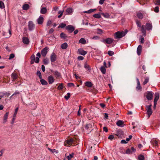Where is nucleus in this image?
<instances>
[{"label": "nucleus", "instance_id": "nucleus-1", "mask_svg": "<svg viewBox=\"0 0 160 160\" xmlns=\"http://www.w3.org/2000/svg\"><path fill=\"white\" fill-rule=\"evenodd\" d=\"M127 30L123 31H118L115 33L114 38L115 39L120 38L125 35L128 32Z\"/></svg>", "mask_w": 160, "mask_h": 160}, {"label": "nucleus", "instance_id": "nucleus-2", "mask_svg": "<svg viewBox=\"0 0 160 160\" xmlns=\"http://www.w3.org/2000/svg\"><path fill=\"white\" fill-rule=\"evenodd\" d=\"M136 23L138 27L141 28V31L143 34V36H145L146 34V29L144 28L145 26L144 25L141 26V22L138 21H136Z\"/></svg>", "mask_w": 160, "mask_h": 160}, {"label": "nucleus", "instance_id": "nucleus-3", "mask_svg": "<svg viewBox=\"0 0 160 160\" xmlns=\"http://www.w3.org/2000/svg\"><path fill=\"white\" fill-rule=\"evenodd\" d=\"M152 105L150 104L149 105H146V114L148 115V118H149L150 116L152 115V110L151 109V107Z\"/></svg>", "mask_w": 160, "mask_h": 160}, {"label": "nucleus", "instance_id": "nucleus-4", "mask_svg": "<svg viewBox=\"0 0 160 160\" xmlns=\"http://www.w3.org/2000/svg\"><path fill=\"white\" fill-rule=\"evenodd\" d=\"M114 41V39L111 38H108L101 40V41L105 44H110Z\"/></svg>", "mask_w": 160, "mask_h": 160}, {"label": "nucleus", "instance_id": "nucleus-5", "mask_svg": "<svg viewBox=\"0 0 160 160\" xmlns=\"http://www.w3.org/2000/svg\"><path fill=\"white\" fill-rule=\"evenodd\" d=\"M28 29L30 31H32L35 28V25L33 22L31 21H29L28 24Z\"/></svg>", "mask_w": 160, "mask_h": 160}, {"label": "nucleus", "instance_id": "nucleus-6", "mask_svg": "<svg viewBox=\"0 0 160 160\" xmlns=\"http://www.w3.org/2000/svg\"><path fill=\"white\" fill-rule=\"evenodd\" d=\"M145 27L147 30L149 31H151L152 29V26L151 23H146L145 26Z\"/></svg>", "mask_w": 160, "mask_h": 160}, {"label": "nucleus", "instance_id": "nucleus-7", "mask_svg": "<svg viewBox=\"0 0 160 160\" xmlns=\"http://www.w3.org/2000/svg\"><path fill=\"white\" fill-rule=\"evenodd\" d=\"M49 49V48L47 47L43 49L41 52L42 55L43 56H46Z\"/></svg>", "mask_w": 160, "mask_h": 160}, {"label": "nucleus", "instance_id": "nucleus-8", "mask_svg": "<svg viewBox=\"0 0 160 160\" xmlns=\"http://www.w3.org/2000/svg\"><path fill=\"white\" fill-rule=\"evenodd\" d=\"M153 92H148L147 96L146 97L147 99L148 100H151L152 98V96H153Z\"/></svg>", "mask_w": 160, "mask_h": 160}, {"label": "nucleus", "instance_id": "nucleus-9", "mask_svg": "<svg viewBox=\"0 0 160 160\" xmlns=\"http://www.w3.org/2000/svg\"><path fill=\"white\" fill-rule=\"evenodd\" d=\"M136 150L134 148L132 147L131 149L130 148L127 149L126 151V153L128 154H132L133 152H134Z\"/></svg>", "mask_w": 160, "mask_h": 160}, {"label": "nucleus", "instance_id": "nucleus-10", "mask_svg": "<svg viewBox=\"0 0 160 160\" xmlns=\"http://www.w3.org/2000/svg\"><path fill=\"white\" fill-rule=\"evenodd\" d=\"M66 11V14L68 15H70L72 14L73 12V10L72 8H67Z\"/></svg>", "mask_w": 160, "mask_h": 160}, {"label": "nucleus", "instance_id": "nucleus-11", "mask_svg": "<svg viewBox=\"0 0 160 160\" xmlns=\"http://www.w3.org/2000/svg\"><path fill=\"white\" fill-rule=\"evenodd\" d=\"M116 124L118 126L120 127H123L125 125L123 121L121 120H118L116 123Z\"/></svg>", "mask_w": 160, "mask_h": 160}, {"label": "nucleus", "instance_id": "nucleus-12", "mask_svg": "<svg viewBox=\"0 0 160 160\" xmlns=\"http://www.w3.org/2000/svg\"><path fill=\"white\" fill-rule=\"evenodd\" d=\"M66 28L67 30L69 31L70 33L73 32L75 29L71 25H69L67 26L66 27Z\"/></svg>", "mask_w": 160, "mask_h": 160}, {"label": "nucleus", "instance_id": "nucleus-13", "mask_svg": "<svg viewBox=\"0 0 160 160\" xmlns=\"http://www.w3.org/2000/svg\"><path fill=\"white\" fill-rule=\"evenodd\" d=\"M48 81L49 84H52L54 81V77L52 76H49L48 78Z\"/></svg>", "mask_w": 160, "mask_h": 160}, {"label": "nucleus", "instance_id": "nucleus-14", "mask_svg": "<svg viewBox=\"0 0 160 160\" xmlns=\"http://www.w3.org/2000/svg\"><path fill=\"white\" fill-rule=\"evenodd\" d=\"M38 23L39 24H42L43 22V18L42 17L40 16L37 19Z\"/></svg>", "mask_w": 160, "mask_h": 160}, {"label": "nucleus", "instance_id": "nucleus-15", "mask_svg": "<svg viewBox=\"0 0 160 160\" xmlns=\"http://www.w3.org/2000/svg\"><path fill=\"white\" fill-rule=\"evenodd\" d=\"M22 39L23 43L25 44H28L29 43L30 41L27 37H23Z\"/></svg>", "mask_w": 160, "mask_h": 160}, {"label": "nucleus", "instance_id": "nucleus-16", "mask_svg": "<svg viewBox=\"0 0 160 160\" xmlns=\"http://www.w3.org/2000/svg\"><path fill=\"white\" fill-rule=\"evenodd\" d=\"M56 59V56L55 53H52L50 56V59L52 62H54Z\"/></svg>", "mask_w": 160, "mask_h": 160}, {"label": "nucleus", "instance_id": "nucleus-17", "mask_svg": "<svg viewBox=\"0 0 160 160\" xmlns=\"http://www.w3.org/2000/svg\"><path fill=\"white\" fill-rule=\"evenodd\" d=\"M123 134V131L121 130H118L117 131L116 135L118 137H121L122 136Z\"/></svg>", "mask_w": 160, "mask_h": 160}, {"label": "nucleus", "instance_id": "nucleus-18", "mask_svg": "<svg viewBox=\"0 0 160 160\" xmlns=\"http://www.w3.org/2000/svg\"><path fill=\"white\" fill-rule=\"evenodd\" d=\"M78 51L80 54L84 56L87 53V52L82 49H78Z\"/></svg>", "mask_w": 160, "mask_h": 160}, {"label": "nucleus", "instance_id": "nucleus-19", "mask_svg": "<svg viewBox=\"0 0 160 160\" xmlns=\"http://www.w3.org/2000/svg\"><path fill=\"white\" fill-rule=\"evenodd\" d=\"M85 128L86 129L88 130V131L89 132H91L92 130V125L90 124H86L85 127Z\"/></svg>", "mask_w": 160, "mask_h": 160}, {"label": "nucleus", "instance_id": "nucleus-20", "mask_svg": "<svg viewBox=\"0 0 160 160\" xmlns=\"http://www.w3.org/2000/svg\"><path fill=\"white\" fill-rule=\"evenodd\" d=\"M142 50V46L141 45H139L137 48V52L138 55H140L141 54Z\"/></svg>", "mask_w": 160, "mask_h": 160}, {"label": "nucleus", "instance_id": "nucleus-21", "mask_svg": "<svg viewBox=\"0 0 160 160\" xmlns=\"http://www.w3.org/2000/svg\"><path fill=\"white\" fill-rule=\"evenodd\" d=\"M151 143L154 146L157 147L158 146V142L155 139H152L151 141Z\"/></svg>", "mask_w": 160, "mask_h": 160}, {"label": "nucleus", "instance_id": "nucleus-22", "mask_svg": "<svg viewBox=\"0 0 160 160\" xmlns=\"http://www.w3.org/2000/svg\"><path fill=\"white\" fill-rule=\"evenodd\" d=\"M47 12V9L46 8L41 7L40 10V12L41 13L44 14L46 13Z\"/></svg>", "mask_w": 160, "mask_h": 160}, {"label": "nucleus", "instance_id": "nucleus-23", "mask_svg": "<svg viewBox=\"0 0 160 160\" xmlns=\"http://www.w3.org/2000/svg\"><path fill=\"white\" fill-rule=\"evenodd\" d=\"M8 114L9 112H7L4 115L3 120V123H5L7 122L8 117Z\"/></svg>", "mask_w": 160, "mask_h": 160}, {"label": "nucleus", "instance_id": "nucleus-24", "mask_svg": "<svg viewBox=\"0 0 160 160\" xmlns=\"http://www.w3.org/2000/svg\"><path fill=\"white\" fill-rule=\"evenodd\" d=\"M159 97V94L158 93H156L155 94V98L154 99V102H157Z\"/></svg>", "mask_w": 160, "mask_h": 160}, {"label": "nucleus", "instance_id": "nucleus-25", "mask_svg": "<svg viewBox=\"0 0 160 160\" xmlns=\"http://www.w3.org/2000/svg\"><path fill=\"white\" fill-rule=\"evenodd\" d=\"M40 82L42 85H45L48 84L47 82L44 79H42V78H40Z\"/></svg>", "mask_w": 160, "mask_h": 160}, {"label": "nucleus", "instance_id": "nucleus-26", "mask_svg": "<svg viewBox=\"0 0 160 160\" xmlns=\"http://www.w3.org/2000/svg\"><path fill=\"white\" fill-rule=\"evenodd\" d=\"M96 10V9H90L88 11H84L83 12L84 13H91L95 11Z\"/></svg>", "mask_w": 160, "mask_h": 160}, {"label": "nucleus", "instance_id": "nucleus-27", "mask_svg": "<svg viewBox=\"0 0 160 160\" xmlns=\"http://www.w3.org/2000/svg\"><path fill=\"white\" fill-rule=\"evenodd\" d=\"M84 67L86 69L88 70L89 71L91 70L90 66L87 64V62L85 63Z\"/></svg>", "mask_w": 160, "mask_h": 160}, {"label": "nucleus", "instance_id": "nucleus-28", "mask_svg": "<svg viewBox=\"0 0 160 160\" xmlns=\"http://www.w3.org/2000/svg\"><path fill=\"white\" fill-rule=\"evenodd\" d=\"M68 44L66 42H64L61 45V48L62 49H66L68 47Z\"/></svg>", "mask_w": 160, "mask_h": 160}, {"label": "nucleus", "instance_id": "nucleus-29", "mask_svg": "<svg viewBox=\"0 0 160 160\" xmlns=\"http://www.w3.org/2000/svg\"><path fill=\"white\" fill-rule=\"evenodd\" d=\"M29 6L28 4H25L22 6V8L23 10H26L29 8Z\"/></svg>", "mask_w": 160, "mask_h": 160}, {"label": "nucleus", "instance_id": "nucleus-30", "mask_svg": "<svg viewBox=\"0 0 160 160\" xmlns=\"http://www.w3.org/2000/svg\"><path fill=\"white\" fill-rule=\"evenodd\" d=\"M100 14L102 15L104 18H109L110 16L109 15V14L107 13H103L102 12L100 13Z\"/></svg>", "mask_w": 160, "mask_h": 160}, {"label": "nucleus", "instance_id": "nucleus-31", "mask_svg": "<svg viewBox=\"0 0 160 160\" xmlns=\"http://www.w3.org/2000/svg\"><path fill=\"white\" fill-rule=\"evenodd\" d=\"M101 72L103 74H105L106 72V69L104 67L102 66L100 69Z\"/></svg>", "mask_w": 160, "mask_h": 160}, {"label": "nucleus", "instance_id": "nucleus-32", "mask_svg": "<svg viewBox=\"0 0 160 160\" xmlns=\"http://www.w3.org/2000/svg\"><path fill=\"white\" fill-rule=\"evenodd\" d=\"M20 93V92L18 91H15V92H14V93L10 97V98H11L13 97H15V98L16 97L15 96L16 95L18 94H19Z\"/></svg>", "mask_w": 160, "mask_h": 160}, {"label": "nucleus", "instance_id": "nucleus-33", "mask_svg": "<svg viewBox=\"0 0 160 160\" xmlns=\"http://www.w3.org/2000/svg\"><path fill=\"white\" fill-rule=\"evenodd\" d=\"M12 78L13 79V80H16L18 78L17 74L15 73H12L11 75Z\"/></svg>", "mask_w": 160, "mask_h": 160}, {"label": "nucleus", "instance_id": "nucleus-34", "mask_svg": "<svg viewBox=\"0 0 160 160\" xmlns=\"http://www.w3.org/2000/svg\"><path fill=\"white\" fill-rule=\"evenodd\" d=\"M79 42L83 44H85L86 43V40L84 38H82L80 39V40H79Z\"/></svg>", "mask_w": 160, "mask_h": 160}, {"label": "nucleus", "instance_id": "nucleus-35", "mask_svg": "<svg viewBox=\"0 0 160 160\" xmlns=\"http://www.w3.org/2000/svg\"><path fill=\"white\" fill-rule=\"evenodd\" d=\"M138 160H144L145 159L144 156L142 154H140L138 156Z\"/></svg>", "mask_w": 160, "mask_h": 160}, {"label": "nucleus", "instance_id": "nucleus-36", "mask_svg": "<svg viewBox=\"0 0 160 160\" xmlns=\"http://www.w3.org/2000/svg\"><path fill=\"white\" fill-rule=\"evenodd\" d=\"M100 14V13L95 14L93 15V17L96 18H101Z\"/></svg>", "mask_w": 160, "mask_h": 160}, {"label": "nucleus", "instance_id": "nucleus-37", "mask_svg": "<svg viewBox=\"0 0 160 160\" xmlns=\"http://www.w3.org/2000/svg\"><path fill=\"white\" fill-rule=\"evenodd\" d=\"M85 85L88 87H91L92 86V84L90 82H87L85 83Z\"/></svg>", "mask_w": 160, "mask_h": 160}, {"label": "nucleus", "instance_id": "nucleus-38", "mask_svg": "<svg viewBox=\"0 0 160 160\" xmlns=\"http://www.w3.org/2000/svg\"><path fill=\"white\" fill-rule=\"evenodd\" d=\"M54 74L57 77H59L60 76V73L57 71H55L53 72Z\"/></svg>", "mask_w": 160, "mask_h": 160}, {"label": "nucleus", "instance_id": "nucleus-39", "mask_svg": "<svg viewBox=\"0 0 160 160\" xmlns=\"http://www.w3.org/2000/svg\"><path fill=\"white\" fill-rule=\"evenodd\" d=\"M74 142L73 140L71 138L69 140H68L67 141V143L68 144H71L72 143Z\"/></svg>", "mask_w": 160, "mask_h": 160}, {"label": "nucleus", "instance_id": "nucleus-40", "mask_svg": "<svg viewBox=\"0 0 160 160\" xmlns=\"http://www.w3.org/2000/svg\"><path fill=\"white\" fill-rule=\"evenodd\" d=\"M74 155L73 153L70 154L69 155L67 156V158L68 160H70L72 158Z\"/></svg>", "mask_w": 160, "mask_h": 160}, {"label": "nucleus", "instance_id": "nucleus-41", "mask_svg": "<svg viewBox=\"0 0 160 160\" xmlns=\"http://www.w3.org/2000/svg\"><path fill=\"white\" fill-rule=\"evenodd\" d=\"M138 18H139L142 19L143 18V14L141 12H138L137 14Z\"/></svg>", "mask_w": 160, "mask_h": 160}, {"label": "nucleus", "instance_id": "nucleus-42", "mask_svg": "<svg viewBox=\"0 0 160 160\" xmlns=\"http://www.w3.org/2000/svg\"><path fill=\"white\" fill-rule=\"evenodd\" d=\"M4 8L5 6L4 3L2 1H0V8L2 9Z\"/></svg>", "mask_w": 160, "mask_h": 160}, {"label": "nucleus", "instance_id": "nucleus-43", "mask_svg": "<svg viewBox=\"0 0 160 160\" xmlns=\"http://www.w3.org/2000/svg\"><path fill=\"white\" fill-rule=\"evenodd\" d=\"M7 92H6L4 93L2 92H0V99H1L2 98H3L5 95L7 94Z\"/></svg>", "mask_w": 160, "mask_h": 160}, {"label": "nucleus", "instance_id": "nucleus-44", "mask_svg": "<svg viewBox=\"0 0 160 160\" xmlns=\"http://www.w3.org/2000/svg\"><path fill=\"white\" fill-rule=\"evenodd\" d=\"M66 26V24L65 23H62L59 26V28H63Z\"/></svg>", "mask_w": 160, "mask_h": 160}, {"label": "nucleus", "instance_id": "nucleus-45", "mask_svg": "<svg viewBox=\"0 0 160 160\" xmlns=\"http://www.w3.org/2000/svg\"><path fill=\"white\" fill-rule=\"evenodd\" d=\"M70 93L69 92H68L67 94V95H65L64 96V98L66 99V100H68L69 98L70 97Z\"/></svg>", "mask_w": 160, "mask_h": 160}, {"label": "nucleus", "instance_id": "nucleus-46", "mask_svg": "<svg viewBox=\"0 0 160 160\" xmlns=\"http://www.w3.org/2000/svg\"><path fill=\"white\" fill-rule=\"evenodd\" d=\"M37 75L38 76L40 79L42 78L41 73L39 71H37Z\"/></svg>", "mask_w": 160, "mask_h": 160}, {"label": "nucleus", "instance_id": "nucleus-47", "mask_svg": "<svg viewBox=\"0 0 160 160\" xmlns=\"http://www.w3.org/2000/svg\"><path fill=\"white\" fill-rule=\"evenodd\" d=\"M63 88V84L62 83H61L59 85L58 87V90H61Z\"/></svg>", "mask_w": 160, "mask_h": 160}, {"label": "nucleus", "instance_id": "nucleus-48", "mask_svg": "<svg viewBox=\"0 0 160 160\" xmlns=\"http://www.w3.org/2000/svg\"><path fill=\"white\" fill-rule=\"evenodd\" d=\"M48 63V59L47 58H45L43 60V63L45 65H47Z\"/></svg>", "mask_w": 160, "mask_h": 160}, {"label": "nucleus", "instance_id": "nucleus-49", "mask_svg": "<svg viewBox=\"0 0 160 160\" xmlns=\"http://www.w3.org/2000/svg\"><path fill=\"white\" fill-rule=\"evenodd\" d=\"M136 89L137 90H141L142 88V87L141 86H140V84H138L136 88Z\"/></svg>", "mask_w": 160, "mask_h": 160}, {"label": "nucleus", "instance_id": "nucleus-50", "mask_svg": "<svg viewBox=\"0 0 160 160\" xmlns=\"http://www.w3.org/2000/svg\"><path fill=\"white\" fill-rule=\"evenodd\" d=\"M61 38H65L66 37V35L63 32H62L60 35Z\"/></svg>", "mask_w": 160, "mask_h": 160}, {"label": "nucleus", "instance_id": "nucleus-51", "mask_svg": "<svg viewBox=\"0 0 160 160\" xmlns=\"http://www.w3.org/2000/svg\"><path fill=\"white\" fill-rule=\"evenodd\" d=\"M108 54L110 56H112L114 54V52L112 51H109L108 52Z\"/></svg>", "mask_w": 160, "mask_h": 160}, {"label": "nucleus", "instance_id": "nucleus-52", "mask_svg": "<svg viewBox=\"0 0 160 160\" xmlns=\"http://www.w3.org/2000/svg\"><path fill=\"white\" fill-rule=\"evenodd\" d=\"M97 30L98 34H102L103 33V31L100 29L98 28Z\"/></svg>", "mask_w": 160, "mask_h": 160}, {"label": "nucleus", "instance_id": "nucleus-53", "mask_svg": "<svg viewBox=\"0 0 160 160\" xmlns=\"http://www.w3.org/2000/svg\"><path fill=\"white\" fill-rule=\"evenodd\" d=\"M15 57V55L13 53L11 54L10 55L9 59L11 60Z\"/></svg>", "mask_w": 160, "mask_h": 160}, {"label": "nucleus", "instance_id": "nucleus-54", "mask_svg": "<svg viewBox=\"0 0 160 160\" xmlns=\"http://www.w3.org/2000/svg\"><path fill=\"white\" fill-rule=\"evenodd\" d=\"M149 81V78H145L144 81L143 82V84L145 85L146 84L147 82H148Z\"/></svg>", "mask_w": 160, "mask_h": 160}, {"label": "nucleus", "instance_id": "nucleus-55", "mask_svg": "<svg viewBox=\"0 0 160 160\" xmlns=\"http://www.w3.org/2000/svg\"><path fill=\"white\" fill-rule=\"evenodd\" d=\"M48 150H49L52 152V153H54L55 152H56V153H58V152H56V150L55 149H51L49 148H48Z\"/></svg>", "mask_w": 160, "mask_h": 160}, {"label": "nucleus", "instance_id": "nucleus-56", "mask_svg": "<svg viewBox=\"0 0 160 160\" xmlns=\"http://www.w3.org/2000/svg\"><path fill=\"white\" fill-rule=\"evenodd\" d=\"M100 38L99 37H98V36H95L92 37V39H94V40H98Z\"/></svg>", "mask_w": 160, "mask_h": 160}, {"label": "nucleus", "instance_id": "nucleus-57", "mask_svg": "<svg viewBox=\"0 0 160 160\" xmlns=\"http://www.w3.org/2000/svg\"><path fill=\"white\" fill-rule=\"evenodd\" d=\"M18 108H16L15 109V112H14V114L13 116V117H16V114H17V112H18Z\"/></svg>", "mask_w": 160, "mask_h": 160}, {"label": "nucleus", "instance_id": "nucleus-58", "mask_svg": "<svg viewBox=\"0 0 160 160\" xmlns=\"http://www.w3.org/2000/svg\"><path fill=\"white\" fill-rule=\"evenodd\" d=\"M68 86L69 87H74L75 86L74 84L72 83H68Z\"/></svg>", "mask_w": 160, "mask_h": 160}, {"label": "nucleus", "instance_id": "nucleus-59", "mask_svg": "<svg viewBox=\"0 0 160 160\" xmlns=\"http://www.w3.org/2000/svg\"><path fill=\"white\" fill-rule=\"evenodd\" d=\"M52 23V22L51 20L48 21L47 23V26H49Z\"/></svg>", "mask_w": 160, "mask_h": 160}, {"label": "nucleus", "instance_id": "nucleus-60", "mask_svg": "<svg viewBox=\"0 0 160 160\" xmlns=\"http://www.w3.org/2000/svg\"><path fill=\"white\" fill-rule=\"evenodd\" d=\"M159 8L158 7H155L154 9V11L156 12H159Z\"/></svg>", "mask_w": 160, "mask_h": 160}, {"label": "nucleus", "instance_id": "nucleus-61", "mask_svg": "<svg viewBox=\"0 0 160 160\" xmlns=\"http://www.w3.org/2000/svg\"><path fill=\"white\" fill-rule=\"evenodd\" d=\"M39 62V58H38V57H36L35 58V62L37 63H38Z\"/></svg>", "mask_w": 160, "mask_h": 160}, {"label": "nucleus", "instance_id": "nucleus-62", "mask_svg": "<svg viewBox=\"0 0 160 160\" xmlns=\"http://www.w3.org/2000/svg\"><path fill=\"white\" fill-rule=\"evenodd\" d=\"M114 136L112 135H110L108 138L110 140H112Z\"/></svg>", "mask_w": 160, "mask_h": 160}, {"label": "nucleus", "instance_id": "nucleus-63", "mask_svg": "<svg viewBox=\"0 0 160 160\" xmlns=\"http://www.w3.org/2000/svg\"><path fill=\"white\" fill-rule=\"evenodd\" d=\"M4 150L2 149L0 151V157H1L3 153Z\"/></svg>", "mask_w": 160, "mask_h": 160}, {"label": "nucleus", "instance_id": "nucleus-64", "mask_svg": "<svg viewBox=\"0 0 160 160\" xmlns=\"http://www.w3.org/2000/svg\"><path fill=\"white\" fill-rule=\"evenodd\" d=\"M41 69L43 72H45V67L43 65H42Z\"/></svg>", "mask_w": 160, "mask_h": 160}]
</instances>
